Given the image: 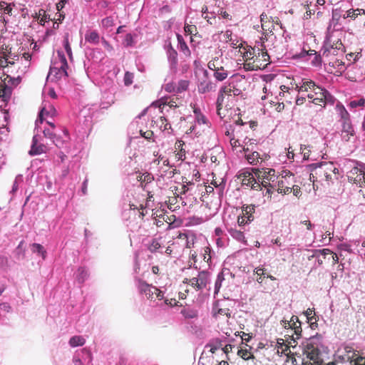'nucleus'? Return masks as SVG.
Masks as SVG:
<instances>
[{
  "instance_id": "f257e3e1",
  "label": "nucleus",
  "mask_w": 365,
  "mask_h": 365,
  "mask_svg": "<svg viewBox=\"0 0 365 365\" xmlns=\"http://www.w3.org/2000/svg\"><path fill=\"white\" fill-rule=\"evenodd\" d=\"M246 83L247 79L244 76L235 74L230 78L227 84L220 88L216 107L217 115L221 118L225 117V111L234 106L235 98L242 94Z\"/></svg>"
},
{
  "instance_id": "f03ea898",
  "label": "nucleus",
  "mask_w": 365,
  "mask_h": 365,
  "mask_svg": "<svg viewBox=\"0 0 365 365\" xmlns=\"http://www.w3.org/2000/svg\"><path fill=\"white\" fill-rule=\"evenodd\" d=\"M294 88L299 93L307 92V98L315 105L324 106L334 102V98L326 89L316 85L312 80L302 79V83L296 84Z\"/></svg>"
},
{
  "instance_id": "7ed1b4c3",
  "label": "nucleus",
  "mask_w": 365,
  "mask_h": 365,
  "mask_svg": "<svg viewBox=\"0 0 365 365\" xmlns=\"http://www.w3.org/2000/svg\"><path fill=\"white\" fill-rule=\"evenodd\" d=\"M276 39V36L272 34L265 35V38H261L262 48H258L255 53V57L252 61L244 63V68L248 71H257L258 69H264L269 62V56L267 53V49H271L270 42Z\"/></svg>"
},
{
  "instance_id": "20e7f679",
  "label": "nucleus",
  "mask_w": 365,
  "mask_h": 365,
  "mask_svg": "<svg viewBox=\"0 0 365 365\" xmlns=\"http://www.w3.org/2000/svg\"><path fill=\"white\" fill-rule=\"evenodd\" d=\"M310 180L314 184L315 182H326L327 185L333 180L337 179L338 168L330 161L322 162L312 165Z\"/></svg>"
},
{
  "instance_id": "39448f33",
  "label": "nucleus",
  "mask_w": 365,
  "mask_h": 365,
  "mask_svg": "<svg viewBox=\"0 0 365 365\" xmlns=\"http://www.w3.org/2000/svg\"><path fill=\"white\" fill-rule=\"evenodd\" d=\"M316 338L312 337L302 344V365H321L320 351Z\"/></svg>"
},
{
  "instance_id": "423d86ee",
  "label": "nucleus",
  "mask_w": 365,
  "mask_h": 365,
  "mask_svg": "<svg viewBox=\"0 0 365 365\" xmlns=\"http://www.w3.org/2000/svg\"><path fill=\"white\" fill-rule=\"evenodd\" d=\"M137 287L140 294H144L150 301L164 299V293L160 289L141 279H137Z\"/></svg>"
},
{
  "instance_id": "0eeeda50",
  "label": "nucleus",
  "mask_w": 365,
  "mask_h": 365,
  "mask_svg": "<svg viewBox=\"0 0 365 365\" xmlns=\"http://www.w3.org/2000/svg\"><path fill=\"white\" fill-rule=\"evenodd\" d=\"M225 66L221 56L213 58L207 63L209 69L214 71L213 76L218 81L225 80L229 75V71L225 68Z\"/></svg>"
},
{
  "instance_id": "6e6552de",
  "label": "nucleus",
  "mask_w": 365,
  "mask_h": 365,
  "mask_svg": "<svg viewBox=\"0 0 365 365\" xmlns=\"http://www.w3.org/2000/svg\"><path fill=\"white\" fill-rule=\"evenodd\" d=\"M208 274L205 272H200L196 277L192 279L185 278L183 283L188 284L192 286L195 290H202L206 287L208 283Z\"/></svg>"
},
{
  "instance_id": "1a4fd4ad",
  "label": "nucleus",
  "mask_w": 365,
  "mask_h": 365,
  "mask_svg": "<svg viewBox=\"0 0 365 365\" xmlns=\"http://www.w3.org/2000/svg\"><path fill=\"white\" fill-rule=\"evenodd\" d=\"M344 46L342 43L340 41H337L336 42V47H334V45H331V40L329 38L327 42L324 46L322 49V56L324 58H327V61L331 60V56H338L339 53L343 54L344 53Z\"/></svg>"
},
{
  "instance_id": "9d476101",
  "label": "nucleus",
  "mask_w": 365,
  "mask_h": 365,
  "mask_svg": "<svg viewBox=\"0 0 365 365\" xmlns=\"http://www.w3.org/2000/svg\"><path fill=\"white\" fill-rule=\"evenodd\" d=\"M289 329L293 331L292 335H291L290 341H288L290 346L295 347L297 345L296 339H298L302 336V327L301 322L299 320L298 317L293 315L292 317V323Z\"/></svg>"
},
{
  "instance_id": "9b49d317",
  "label": "nucleus",
  "mask_w": 365,
  "mask_h": 365,
  "mask_svg": "<svg viewBox=\"0 0 365 365\" xmlns=\"http://www.w3.org/2000/svg\"><path fill=\"white\" fill-rule=\"evenodd\" d=\"M348 178L350 181L353 182V183L358 185L359 187H363L365 179L364 168L362 165L353 168L349 171Z\"/></svg>"
},
{
  "instance_id": "f8f14e48",
  "label": "nucleus",
  "mask_w": 365,
  "mask_h": 365,
  "mask_svg": "<svg viewBox=\"0 0 365 365\" xmlns=\"http://www.w3.org/2000/svg\"><path fill=\"white\" fill-rule=\"evenodd\" d=\"M260 22H261V26L264 32V36L262 38H265V35H267V37L268 36L273 34V30L274 29V25H273V21H271L268 16L265 13H262L260 15Z\"/></svg>"
},
{
  "instance_id": "ddd939ff",
  "label": "nucleus",
  "mask_w": 365,
  "mask_h": 365,
  "mask_svg": "<svg viewBox=\"0 0 365 365\" xmlns=\"http://www.w3.org/2000/svg\"><path fill=\"white\" fill-rule=\"evenodd\" d=\"M47 147L43 143H38V140L36 135H34L32 139V144L31 149L29 152L30 155H36L47 152Z\"/></svg>"
},
{
  "instance_id": "4468645a",
  "label": "nucleus",
  "mask_w": 365,
  "mask_h": 365,
  "mask_svg": "<svg viewBox=\"0 0 365 365\" xmlns=\"http://www.w3.org/2000/svg\"><path fill=\"white\" fill-rule=\"evenodd\" d=\"M341 123V137L344 141H349L355 134L354 127L351 121H345Z\"/></svg>"
},
{
  "instance_id": "2eb2a0df",
  "label": "nucleus",
  "mask_w": 365,
  "mask_h": 365,
  "mask_svg": "<svg viewBox=\"0 0 365 365\" xmlns=\"http://www.w3.org/2000/svg\"><path fill=\"white\" fill-rule=\"evenodd\" d=\"M239 51L243 57L245 63H249V61H252V60L255 57V53L256 51L255 47H252L248 45L241 44L239 46Z\"/></svg>"
},
{
  "instance_id": "dca6fc26",
  "label": "nucleus",
  "mask_w": 365,
  "mask_h": 365,
  "mask_svg": "<svg viewBox=\"0 0 365 365\" xmlns=\"http://www.w3.org/2000/svg\"><path fill=\"white\" fill-rule=\"evenodd\" d=\"M293 182L294 180H287V179H278L277 189L278 192L284 194L290 193Z\"/></svg>"
},
{
  "instance_id": "f3484780",
  "label": "nucleus",
  "mask_w": 365,
  "mask_h": 365,
  "mask_svg": "<svg viewBox=\"0 0 365 365\" xmlns=\"http://www.w3.org/2000/svg\"><path fill=\"white\" fill-rule=\"evenodd\" d=\"M216 85L209 80L201 81L197 86V90L200 93H206L215 91Z\"/></svg>"
},
{
  "instance_id": "a211bd4d",
  "label": "nucleus",
  "mask_w": 365,
  "mask_h": 365,
  "mask_svg": "<svg viewBox=\"0 0 365 365\" xmlns=\"http://www.w3.org/2000/svg\"><path fill=\"white\" fill-rule=\"evenodd\" d=\"M57 114L56 108L53 107V106L48 104V106L45 105L42 109L41 110L38 118L41 122L43 121L44 116H51L53 117L56 116Z\"/></svg>"
},
{
  "instance_id": "6ab92c4d",
  "label": "nucleus",
  "mask_w": 365,
  "mask_h": 365,
  "mask_svg": "<svg viewBox=\"0 0 365 365\" xmlns=\"http://www.w3.org/2000/svg\"><path fill=\"white\" fill-rule=\"evenodd\" d=\"M178 44H179L178 48H179L180 51L182 53V55L184 56V58H185L184 62H185L187 58H190L191 51H190V48H188L187 43L184 41L183 38L180 35L178 36Z\"/></svg>"
},
{
  "instance_id": "aec40b11",
  "label": "nucleus",
  "mask_w": 365,
  "mask_h": 365,
  "mask_svg": "<svg viewBox=\"0 0 365 365\" xmlns=\"http://www.w3.org/2000/svg\"><path fill=\"white\" fill-rule=\"evenodd\" d=\"M11 93V87L7 85V83L4 80L0 81V98H2L3 100L6 101L10 98Z\"/></svg>"
},
{
  "instance_id": "412c9836",
  "label": "nucleus",
  "mask_w": 365,
  "mask_h": 365,
  "mask_svg": "<svg viewBox=\"0 0 365 365\" xmlns=\"http://www.w3.org/2000/svg\"><path fill=\"white\" fill-rule=\"evenodd\" d=\"M242 181L243 185L251 186L252 189L257 190V188L261 186L258 182H257L253 175L250 173H245Z\"/></svg>"
},
{
  "instance_id": "4be33fe9",
  "label": "nucleus",
  "mask_w": 365,
  "mask_h": 365,
  "mask_svg": "<svg viewBox=\"0 0 365 365\" xmlns=\"http://www.w3.org/2000/svg\"><path fill=\"white\" fill-rule=\"evenodd\" d=\"M168 61L170 63L172 68H176L178 65V53L177 51L170 45L168 49Z\"/></svg>"
},
{
  "instance_id": "5701e85b",
  "label": "nucleus",
  "mask_w": 365,
  "mask_h": 365,
  "mask_svg": "<svg viewBox=\"0 0 365 365\" xmlns=\"http://www.w3.org/2000/svg\"><path fill=\"white\" fill-rule=\"evenodd\" d=\"M182 316L187 319H196L198 317V312L196 309L185 307L181 310Z\"/></svg>"
},
{
  "instance_id": "b1692460",
  "label": "nucleus",
  "mask_w": 365,
  "mask_h": 365,
  "mask_svg": "<svg viewBox=\"0 0 365 365\" xmlns=\"http://www.w3.org/2000/svg\"><path fill=\"white\" fill-rule=\"evenodd\" d=\"M100 36L97 31H88L85 34V40L91 43L97 44L99 42Z\"/></svg>"
},
{
  "instance_id": "393cba45",
  "label": "nucleus",
  "mask_w": 365,
  "mask_h": 365,
  "mask_svg": "<svg viewBox=\"0 0 365 365\" xmlns=\"http://www.w3.org/2000/svg\"><path fill=\"white\" fill-rule=\"evenodd\" d=\"M165 106H168L170 108H176L178 107L177 103L174 101H170L168 102L167 101H163V100L156 101L153 103L152 106L154 107H158L160 109H161V113H163V109Z\"/></svg>"
},
{
  "instance_id": "a878e982",
  "label": "nucleus",
  "mask_w": 365,
  "mask_h": 365,
  "mask_svg": "<svg viewBox=\"0 0 365 365\" xmlns=\"http://www.w3.org/2000/svg\"><path fill=\"white\" fill-rule=\"evenodd\" d=\"M152 123L156 124L162 130H166L171 128L170 125L167 122V119L164 116H160L157 120H152Z\"/></svg>"
},
{
  "instance_id": "bb28decb",
  "label": "nucleus",
  "mask_w": 365,
  "mask_h": 365,
  "mask_svg": "<svg viewBox=\"0 0 365 365\" xmlns=\"http://www.w3.org/2000/svg\"><path fill=\"white\" fill-rule=\"evenodd\" d=\"M266 271H267L266 269H264V267H256L255 269L254 273L257 276L256 281L259 284H262L264 279L266 278V274H267Z\"/></svg>"
},
{
  "instance_id": "cd10ccee",
  "label": "nucleus",
  "mask_w": 365,
  "mask_h": 365,
  "mask_svg": "<svg viewBox=\"0 0 365 365\" xmlns=\"http://www.w3.org/2000/svg\"><path fill=\"white\" fill-rule=\"evenodd\" d=\"M86 343V339L81 336H72L69 340V344L72 347L83 346Z\"/></svg>"
},
{
  "instance_id": "c85d7f7f",
  "label": "nucleus",
  "mask_w": 365,
  "mask_h": 365,
  "mask_svg": "<svg viewBox=\"0 0 365 365\" xmlns=\"http://www.w3.org/2000/svg\"><path fill=\"white\" fill-rule=\"evenodd\" d=\"M34 18L39 21L41 25H43L45 22L50 20V16L46 14V12L43 9H40L38 13H36Z\"/></svg>"
},
{
  "instance_id": "c756f323",
  "label": "nucleus",
  "mask_w": 365,
  "mask_h": 365,
  "mask_svg": "<svg viewBox=\"0 0 365 365\" xmlns=\"http://www.w3.org/2000/svg\"><path fill=\"white\" fill-rule=\"evenodd\" d=\"M365 14L364 9H349L346 11V16H344V18H351L352 19H355L359 15Z\"/></svg>"
},
{
  "instance_id": "7c9ffc66",
  "label": "nucleus",
  "mask_w": 365,
  "mask_h": 365,
  "mask_svg": "<svg viewBox=\"0 0 365 365\" xmlns=\"http://www.w3.org/2000/svg\"><path fill=\"white\" fill-rule=\"evenodd\" d=\"M262 177L263 178L264 180H267L268 181H272V182H274V178H275V170H273V169H268V171H263V175H262ZM264 182H266L265 180H264L262 184L266 187L267 185H264Z\"/></svg>"
},
{
  "instance_id": "2f4dec72",
  "label": "nucleus",
  "mask_w": 365,
  "mask_h": 365,
  "mask_svg": "<svg viewBox=\"0 0 365 365\" xmlns=\"http://www.w3.org/2000/svg\"><path fill=\"white\" fill-rule=\"evenodd\" d=\"M237 355L244 360L255 359L253 354L247 349L240 348L237 351Z\"/></svg>"
},
{
  "instance_id": "473e14b6",
  "label": "nucleus",
  "mask_w": 365,
  "mask_h": 365,
  "mask_svg": "<svg viewBox=\"0 0 365 365\" xmlns=\"http://www.w3.org/2000/svg\"><path fill=\"white\" fill-rule=\"evenodd\" d=\"M63 134L66 137L65 140H61V138L58 137L57 135L53 140H52L53 143L57 147H59V148L62 147L64 143L67 142L69 140V134H68V131L67 129L63 130Z\"/></svg>"
},
{
  "instance_id": "72a5a7b5",
  "label": "nucleus",
  "mask_w": 365,
  "mask_h": 365,
  "mask_svg": "<svg viewBox=\"0 0 365 365\" xmlns=\"http://www.w3.org/2000/svg\"><path fill=\"white\" fill-rule=\"evenodd\" d=\"M255 212V207L253 205H247L246 207H242V214L247 216L248 220L250 222L254 220L253 213Z\"/></svg>"
},
{
  "instance_id": "f704fd0d",
  "label": "nucleus",
  "mask_w": 365,
  "mask_h": 365,
  "mask_svg": "<svg viewBox=\"0 0 365 365\" xmlns=\"http://www.w3.org/2000/svg\"><path fill=\"white\" fill-rule=\"evenodd\" d=\"M247 160L250 164L256 165L259 160V153L255 151L250 154H245Z\"/></svg>"
},
{
  "instance_id": "c9c22d12",
  "label": "nucleus",
  "mask_w": 365,
  "mask_h": 365,
  "mask_svg": "<svg viewBox=\"0 0 365 365\" xmlns=\"http://www.w3.org/2000/svg\"><path fill=\"white\" fill-rule=\"evenodd\" d=\"M161 247V245L159 242L158 240L153 239L147 245L148 250L151 253L156 252Z\"/></svg>"
},
{
  "instance_id": "e433bc0d",
  "label": "nucleus",
  "mask_w": 365,
  "mask_h": 365,
  "mask_svg": "<svg viewBox=\"0 0 365 365\" xmlns=\"http://www.w3.org/2000/svg\"><path fill=\"white\" fill-rule=\"evenodd\" d=\"M190 82L187 80H180L176 85V93H182L187 90Z\"/></svg>"
},
{
  "instance_id": "4c0bfd02",
  "label": "nucleus",
  "mask_w": 365,
  "mask_h": 365,
  "mask_svg": "<svg viewBox=\"0 0 365 365\" xmlns=\"http://www.w3.org/2000/svg\"><path fill=\"white\" fill-rule=\"evenodd\" d=\"M88 277V272L84 267H79L77 271L76 279L79 283L84 282Z\"/></svg>"
},
{
  "instance_id": "58836bf2",
  "label": "nucleus",
  "mask_w": 365,
  "mask_h": 365,
  "mask_svg": "<svg viewBox=\"0 0 365 365\" xmlns=\"http://www.w3.org/2000/svg\"><path fill=\"white\" fill-rule=\"evenodd\" d=\"M63 46H64L65 50H66L70 60H72L73 59V53H72L71 47V45L69 43V40H68V34H66L64 36Z\"/></svg>"
},
{
  "instance_id": "ea45409f",
  "label": "nucleus",
  "mask_w": 365,
  "mask_h": 365,
  "mask_svg": "<svg viewBox=\"0 0 365 365\" xmlns=\"http://www.w3.org/2000/svg\"><path fill=\"white\" fill-rule=\"evenodd\" d=\"M32 251L34 252H37L39 255H41L42 256L43 259L46 258V251L45 250V249L43 248V247L41 245L38 244V243H34L32 245Z\"/></svg>"
},
{
  "instance_id": "a19ab883",
  "label": "nucleus",
  "mask_w": 365,
  "mask_h": 365,
  "mask_svg": "<svg viewBox=\"0 0 365 365\" xmlns=\"http://www.w3.org/2000/svg\"><path fill=\"white\" fill-rule=\"evenodd\" d=\"M21 78L20 76H18L16 78L11 77L10 76L7 75L4 78V81L7 83V85L11 86H16L19 85L21 82Z\"/></svg>"
},
{
  "instance_id": "79ce46f5",
  "label": "nucleus",
  "mask_w": 365,
  "mask_h": 365,
  "mask_svg": "<svg viewBox=\"0 0 365 365\" xmlns=\"http://www.w3.org/2000/svg\"><path fill=\"white\" fill-rule=\"evenodd\" d=\"M9 58H10V56L9 54L4 53L3 57L0 58V67L6 68L9 64H11V65L14 64V61L9 60Z\"/></svg>"
},
{
  "instance_id": "37998d69",
  "label": "nucleus",
  "mask_w": 365,
  "mask_h": 365,
  "mask_svg": "<svg viewBox=\"0 0 365 365\" xmlns=\"http://www.w3.org/2000/svg\"><path fill=\"white\" fill-rule=\"evenodd\" d=\"M344 350L347 354L346 356L348 359H350L351 361H354V359H356L357 354L351 346H346L344 347Z\"/></svg>"
},
{
  "instance_id": "c03bdc74",
  "label": "nucleus",
  "mask_w": 365,
  "mask_h": 365,
  "mask_svg": "<svg viewBox=\"0 0 365 365\" xmlns=\"http://www.w3.org/2000/svg\"><path fill=\"white\" fill-rule=\"evenodd\" d=\"M135 35L127 34L123 41V45L126 47L133 46L135 44L134 37Z\"/></svg>"
},
{
  "instance_id": "a18cd8bd",
  "label": "nucleus",
  "mask_w": 365,
  "mask_h": 365,
  "mask_svg": "<svg viewBox=\"0 0 365 365\" xmlns=\"http://www.w3.org/2000/svg\"><path fill=\"white\" fill-rule=\"evenodd\" d=\"M218 315H222V316H226L227 318H230L231 317V313L230 312V309H227V308H220V309H218L217 312H215L213 313V317L217 318Z\"/></svg>"
},
{
  "instance_id": "49530a36",
  "label": "nucleus",
  "mask_w": 365,
  "mask_h": 365,
  "mask_svg": "<svg viewBox=\"0 0 365 365\" xmlns=\"http://www.w3.org/2000/svg\"><path fill=\"white\" fill-rule=\"evenodd\" d=\"M134 74L129 71H126L124 75L123 81L126 86H130L133 82Z\"/></svg>"
},
{
  "instance_id": "de8ad7c7",
  "label": "nucleus",
  "mask_w": 365,
  "mask_h": 365,
  "mask_svg": "<svg viewBox=\"0 0 365 365\" xmlns=\"http://www.w3.org/2000/svg\"><path fill=\"white\" fill-rule=\"evenodd\" d=\"M101 24L103 28L108 29L114 26V20L113 17L108 16L102 19Z\"/></svg>"
},
{
  "instance_id": "09e8293b",
  "label": "nucleus",
  "mask_w": 365,
  "mask_h": 365,
  "mask_svg": "<svg viewBox=\"0 0 365 365\" xmlns=\"http://www.w3.org/2000/svg\"><path fill=\"white\" fill-rule=\"evenodd\" d=\"M61 69H60L59 67H51L49 73L50 75H53L56 76V78H61L64 76L63 73H61Z\"/></svg>"
},
{
  "instance_id": "8fccbe9b",
  "label": "nucleus",
  "mask_w": 365,
  "mask_h": 365,
  "mask_svg": "<svg viewBox=\"0 0 365 365\" xmlns=\"http://www.w3.org/2000/svg\"><path fill=\"white\" fill-rule=\"evenodd\" d=\"M195 239H196L195 235L194 234H190L188 236L187 240H185L184 242L185 247L187 248H191L192 247H193L194 244H195Z\"/></svg>"
},
{
  "instance_id": "3c124183",
  "label": "nucleus",
  "mask_w": 365,
  "mask_h": 365,
  "mask_svg": "<svg viewBox=\"0 0 365 365\" xmlns=\"http://www.w3.org/2000/svg\"><path fill=\"white\" fill-rule=\"evenodd\" d=\"M164 90L166 92L172 93V92H176V85L174 82H169L164 85Z\"/></svg>"
},
{
  "instance_id": "603ef678",
  "label": "nucleus",
  "mask_w": 365,
  "mask_h": 365,
  "mask_svg": "<svg viewBox=\"0 0 365 365\" xmlns=\"http://www.w3.org/2000/svg\"><path fill=\"white\" fill-rule=\"evenodd\" d=\"M195 113H196V120L198 124L207 125V119L204 115L198 113L196 110H195Z\"/></svg>"
},
{
  "instance_id": "864d4df0",
  "label": "nucleus",
  "mask_w": 365,
  "mask_h": 365,
  "mask_svg": "<svg viewBox=\"0 0 365 365\" xmlns=\"http://www.w3.org/2000/svg\"><path fill=\"white\" fill-rule=\"evenodd\" d=\"M0 5H1V9L3 10L5 14H7L9 15L11 14L12 7H11V4H8L7 3L2 1V2H1Z\"/></svg>"
},
{
  "instance_id": "5fc2aeb1",
  "label": "nucleus",
  "mask_w": 365,
  "mask_h": 365,
  "mask_svg": "<svg viewBox=\"0 0 365 365\" xmlns=\"http://www.w3.org/2000/svg\"><path fill=\"white\" fill-rule=\"evenodd\" d=\"M153 179H154V178H153V175H151L150 173H145L140 177L139 180L148 183V182H152L153 180Z\"/></svg>"
},
{
  "instance_id": "6e6d98bb",
  "label": "nucleus",
  "mask_w": 365,
  "mask_h": 365,
  "mask_svg": "<svg viewBox=\"0 0 365 365\" xmlns=\"http://www.w3.org/2000/svg\"><path fill=\"white\" fill-rule=\"evenodd\" d=\"M340 115L341 123L346 121V120H347V121H351L349 118V114L344 107H342V108L341 109Z\"/></svg>"
},
{
  "instance_id": "4d7b16f0",
  "label": "nucleus",
  "mask_w": 365,
  "mask_h": 365,
  "mask_svg": "<svg viewBox=\"0 0 365 365\" xmlns=\"http://www.w3.org/2000/svg\"><path fill=\"white\" fill-rule=\"evenodd\" d=\"M365 104V99L364 98H360L359 100L352 101L350 102L349 106L351 108H356L358 106H364Z\"/></svg>"
},
{
  "instance_id": "13d9d810",
  "label": "nucleus",
  "mask_w": 365,
  "mask_h": 365,
  "mask_svg": "<svg viewBox=\"0 0 365 365\" xmlns=\"http://www.w3.org/2000/svg\"><path fill=\"white\" fill-rule=\"evenodd\" d=\"M279 179H287V180H293L294 175L289 170H283L281 177Z\"/></svg>"
},
{
  "instance_id": "bf43d9fd",
  "label": "nucleus",
  "mask_w": 365,
  "mask_h": 365,
  "mask_svg": "<svg viewBox=\"0 0 365 365\" xmlns=\"http://www.w3.org/2000/svg\"><path fill=\"white\" fill-rule=\"evenodd\" d=\"M43 135L46 138H49L51 140H53L56 137V135L53 132L50 130V129H48V128H45L43 130Z\"/></svg>"
},
{
  "instance_id": "052dcab7",
  "label": "nucleus",
  "mask_w": 365,
  "mask_h": 365,
  "mask_svg": "<svg viewBox=\"0 0 365 365\" xmlns=\"http://www.w3.org/2000/svg\"><path fill=\"white\" fill-rule=\"evenodd\" d=\"M140 135L147 140H151L153 137V132L152 130L140 131Z\"/></svg>"
},
{
  "instance_id": "680f3d73",
  "label": "nucleus",
  "mask_w": 365,
  "mask_h": 365,
  "mask_svg": "<svg viewBox=\"0 0 365 365\" xmlns=\"http://www.w3.org/2000/svg\"><path fill=\"white\" fill-rule=\"evenodd\" d=\"M185 32L188 34H193L197 31V28L195 25H185L184 28Z\"/></svg>"
},
{
  "instance_id": "e2e57ef3",
  "label": "nucleus",
  "mask_w": 365,
  "mask_h": 365,
  "mask_svg": "<svg viewBox=\"0 0 365 365\" xmlns=\"http://www.w3.org/2000/svg\"><path fill=\"white\" fill-rule=\"evenodd\" d=\"M59 68H60V69H61V73H63V75H64V77H67L68 76V72H67V69L68 68L67 61H64V62H63V63H61Z\"/></svg>"
},
{
  "instance_id": "0e129e2a",
  "label": "nucleus",
  "mask_w": 365,
  "mask_h": 365,
  "mask_svg": "<svg viewBox=\"0 0 365 365\" xmlns=\"http://www.w3.org/2000/svg\"><path fill=\"white\" fill-rule=\"evenodd\" d=\"M248 222H250V220H248V218H247V216H245V214H242V216H239L237 218V223L240 226L245 225Z\"/></svg>"
},
{
  "instance_id": "69168bd1",
  "label": "nucleus",
  "mask_w": 365,
  "mask_h": 365,
  "mask_svg": "<svg viewBox=\"0 0 365 365\" xmlns=\"http://www.w3.org/2000/svg\"><path fill=\"white\" fill-rule=\"evenodd\" d=\"M9 265V260L6 256L0 255V268L7 267Z\"/></svg>"
},
{
  "instance_id": "338daca9",
  "label": "nucleus",
  "mask_w": 365,
  "mask_h": 365,
  "mask_svg": "<svg viewBox=\"0 0 365 365\" xmlns=\"http://www.w3.org/2000/svg\"><path fill=\"white\" fill-rule=\"evenodd\" d=\"M307 322L309 323L312 329H315L317 327V318L316 314H314L311 319H307Z\"/></svg>"
},
{
  "instance_id": "774afa93",
  "label": "nucleus",
  "mask_w": 365,
  "mask_h": 365,
  "mask_svg": "<svg viewBox=\"0 0 365 365\" xmlns=\"http://www.w3.org/2000/svg\"><path fill=\"white\" fill-rule=\"evenodd\" d=\"M354 365H365V357L357 356L354 359Z\"/></svg>"
}]
</instances>
